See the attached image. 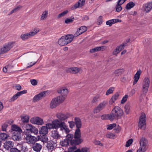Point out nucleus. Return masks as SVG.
Listing matches in <instances>:
<instances>
[{
	"label": "nucleus",
	"mask_w": 152,
	"mask_h": 152,
	"mask_svg": "<svg viewBox=\"0 0 152 152\" xmlns=\"http://www.w3.org/2000/svg\"><path fill=\"white\" fill-rule=\"evenodd\" d=\"M51 136L54 139H58L60 136L57 130L52 131L51 132Z\"/></svg>",
	"instance_id": "nucleus-35"
},
{
	"label": "nucleus",
	"mask_w": 152,
	"mask_h": 152,
	"mask_svg": "<svg viewBox=\"0 0 152 152\" xmlns=\"http://www.w3.org/2000/svg\"><path fill=\"white\" fill-rule=\"evenodd\" d=\"M11 129L12 130L15 132H22V130L21 129L17 126L13 125L11 126Z\"/></svg>",
	"instance_id": "nucleus-39"
},
{
	"label": "nucleus",
	"mask_w": 152,
	"mask_h": 152,
	"mask_svg": "<svg viewBox=\"0 0 152 152\" xmlns=\"http://www.w3.org/2000/svg\"><path fill=\"white\" fill-rule=\"evenodd\" d=\"M68 122L69 124V126L71 128H72L75 125V121H69Z\"/></svg>",
	"instance_id": "nucleus-59"
},
{
	"label": "nucleus",
	"mask_w": 152,
	"mask_h": 152,
	"mask_svg": "<svg viewBox=\"0 0 152 152\" xmlns=\"http://www.w3.org/2000/svg\"><path fill=\"white\" fill-rule=\"evenodd\" d=\"M128 97V96L127 95H125L122 98L121 101V104H124L127 100V99Z\"/></svg>",
	"instance_id": "nucleus-54"
},
{
	"label": "nucleus",
	"mask_w": 152,
	"mask_h": 152,
	"mask_svg": "<svg viewBox=\"0 0 152 152\" xmlns=\"http://www.w3.org/2000/svg\"><path fill=\"white\" fill-rule=\"evenodd\" d=\"M74 36L72 34H68L62 36L58 41V44L60 45H65L70 43L73 40Z\"/></svg>",
	"instance_id": "nucleus-3"
},
{
	"label": "nucleus",
	"mask_w": 152,
	"mask_h": 152,
	"mask_svg": "<svg viewBox=\"0 0 152 152\" xmlns=\"http://www.w3.org/2000/svg\"><path fill=\"white\" fill-rule=\"evenodd\" d=\"M152 9V3L148 2L143 5L142 10L145 13L149 12Z\"/></svg>",
	"instance_id": "nucleus-16"
},
{
	"label": "nucleus",
	"mask_w": 152,
	"mask_h": 152,
	"mask_svg": "<svg viewBox=\"0 0 152 152\" xmlns=\"http://www.w3.org/2000/svg\"><path fill=\"white\" fill-rule=\"evenodd\" d=\"M81 152H89V150L86 148H84L81 149Z\"/></svg>",
	"instance_id": "nucleus-63"
},
{
	"label": "nucleus",
	"mask_w": 152,
	"mask_h": 152,
	"mask_svg": "<svg viewBox=\"0 0 152 152\" xmlns=\"http://www.w3.org/2000/svg\"><path fill=\"white\" fill-rule=\"evenodd\" d=\"M114 90V88L113 87H110L109 89L107 90L106 93L107 95H108L110 94H112Z\"/></svg>",
	"instance_id": "nucleus-51"
},
{
	"label": "nucleus",
	"mask_w": 152,
	"mask_h": 152,
	"mask_svg": "<svg viewBox=\"0 0 152 152\" xmlns=\"http://www.w3.org/2000/svg\"><path fill=\"white\" fill-rule=\"evenodd\" d=\"M140 146L137 150V152H145L147 150L148 145L147 140L144 137L142 138L140 141Z\"/></svg>",
	"instance_id": "nucleus-7"
},
{
	"label": "nucleus",
	"mask_w": 152,
	"mask_h": 152,
	"mask_svg": "<svg viewBox=\"0 0 152 152\" xmlns=\"http://www.w3.org/2000/svg\"><path fill=\"white\" fill-rule=\"evenodd\" d=\"M54 147V143L53 141H50L48 142L47 147L49 150L50 151H53Z\"/></svg>",
	"instance_id": "nucleus-38"
},
{
	"label": "nucleus",
	"mask_w": 152,
	"mask_h": 152,
	"mask_svg": "<svg viewBox=\"0 0 152 152\" xmlns=\"http://www.w3.org/2000/svg\"><path fill=\"white\" fill-rule=\"evenodd\" d=\"M30 81L31 84L33 86H35L37 85L38 82L37 80L34 79H31L30 80Z\"/></svg>",
	"instance_id": "nucleus-57"
},
{
	"label": "nucleus",
	"mask_w": 152,
	"mask_h": 152,
	"mask_svg": "<svg viewBox=\"0 0 152 152\" xmlns=\"http://www.w3.org/2000/svg\"><path fill=\"white\" fill-rule=\"evenodd\" d=\"M73 20L71 18H68L66 19L65 21V23H68L72 22Z\"/></svg>",
	"instance_id": "nucleus-62"
},
{
	"label": "nucleus",
	"mask_w": 152,
	"mask_h": 152,
	"mask_svg": "<svg viewBox=\"0 0 152 152\" xmlns=\"http://www.w3.org/2000/svg\"><path fill=\"white\" fill-rule=\"evenodd\" d=\"M25 135L26 136L25 140L27 143L28 144H33L35 142L36 140L35 137L32 136L29 134Z\"/></svg>",
	"instance_id": "nucleus-13"
},
{
	"label": "nucleus",
	"mask_w": 152,
	"mask_h": 152,
	"mask_svg": "<svg viewBox=\"0 0 152 152\" xmlns=\"http://www.w3.org/2000/svg\"><path fill=\"white\" fill-rule=\"evenodd\" d=\"M21 121L23 123H27L29 120V116L27 115H24L20 116Z\"/></svg>",
	"instance_id": "nucleus-30"
},
{
	"label": "nucleus",
	"mask_w": 152,
	"mask_h": 152,
	"mask_svg": "<svg viewBox=\"0 0 152 152\" xmlns=\"http://www.w3.org/2000/svg\"><path fill=\"white\" fill-rule=\"evenodd\" d=\"M81 71V68L77 67H73L68 68L66 69L67 73H70L74 74H76Z\"/></svg>",
	"instance_id": "nucleus-20"
},
{
	"label": "nucleus",
	"mask_w": 152,
	"mask_h": 152,
	"mask_svg": "<svg viewBox=\"0 0 152 152\" xmlns=\"http://www.w3.org/2000/svg\"><path fill=\"white\" fill-rule=\"evenodd\" d=\"M10 137L8 134L4 133H0V140L5 141L6 140L10 139Z\"/></svg>",
	"instance_id": "nucleus-34"
},
{
	"label": "nucleus",
	"mask_w": 152,
	"mask_h": 152,
	"mask_svg": "<svg viewBox=\"0 0 152 152\" xmlns=\"http://www.w3.org/2000/svg\"><path fill=\"white\" fill-rule=\"evenodd\" d=\"M146 116L144 113H141L138 124L139 128L141 129L144 130L146 128Z\"/></svg>",
	"instance_id": "nucleus-9"
},
{
	"label": "nucleus",
	"mask_w": 152,
	"mask_h": 152,
	"mask_svg": "<svg viewBox=\"0 0 152 152\" xmlns=\"http://www.w3.org/2000/svg\"><path fill=\"white\" fill-rule=\"evenodd\" d=\"M56 116L59 121H64L66 119L69 118V116L68 114H65L61 112H59L56 114Z\"/></svg>",
	"instance_id": "nucleus-14"
},
{
	"label": "nucleus",
	"mask_w": 152,
	"mask_h": 152,
	"mask_svg": "<svg viewBox=\"0 0 152 152\" xmlns=\"http://www.w3.org/2000/svg\"><path fill=\"white\" fill-rule=\"evenodd\" d=\"M15 42H10L3 45L0 48V55L7 53L14 46Z\"/></svg>",
	"instance_id": "nucleus-6"
},
{
	"label": "nucleus",
	"mask_w": 152,
	"mask_h": 152,
	"mask_svg": "<svg viewBox=\"0 0 152 152\" xmlns=\"http://www.w3.org/2000/svg\"><path fill=\"white\" fill-rule=\"evenodd\" d=\"M39 31L38 28L33 29L29 33L22 34L20 38L23 41L26 40L36 35Z\"/></svg>",
	"instance_id": "nucleus-5"
},
{
	"label": "nucleus",
	"mask_w": 152,
	"mask_h": 152,
	"mask_svg": "<svg viewBox=\"0 0 152 152\" xmlns=\"http://www.w3.org/2000/svg\"><path fill=\"white\" fill-rule=\"evenodd\" d=\"M21 132H15L13 133L12 139L14 140H19L21 139Z\"/></svg>",
	"instance_id": "nucleus-26"
},
{
	"label": "nucleus",
	"mask_w": 152,
	"mask_h": 152,
	"mask_svg": "<svg viewBox=\"0 0 152 152\" xmlns=\"http://www.w3.org/2000/svg\"><path fill=\"white\" fill-rule=\"evenodd\" d=\"M27 91L26 90H24L18 92L15 94L14 95L12 98L10 99V102H13L18 99L19 96L25 94L27 93Z\"/></svg>",
	"instance_id": "nucleus-15"
},
{
	"label": "nucleus",
	"mask_w": 152,
	"mask_h": 152,
	"mask_svg": "<svg viewBox=\"0 0 152 152\" xmlns=\"http://www.w3.org/2000/svg\"><path fill=\"white\" fill-rule=\"evenodd\" d=\"M30 122L34 124L42 125L44 124L43 119L39 117H32L30 119Z\"/></svg>",
	"instance_id": "nucleus-11"
},
{
	"label": "nucleus",
	"mask_w": 152,
	"mask_h": 152,
	"mask_svg": "<svg viewBox=\"0 0 152 152\" xmlns=\"http://www.w3.org/2000/svg\"><path fill=\"white\" fill-rule=\"evenodd\" d=\"M142 72L141 70H138L136 73L133 77V85H135L138 82L140 78Z\"/></svg>",
	"instance_id": "nucleus-22"
},
{
	"label": "nucleus",
	"mask_w": 152,
	"mask_h": 152,
	"mask_svg": "<svg viewBox=\"0 0 152 152\" xmlns=\"http://www.w3.org/2000/svg\"><path fill=\"white\" fill-rule=\"evenodd\" d=\"M73 137V135L72 134H69L66 136V139L68 140V141L70 143L72 141Z\"/></svg>",
	"instance_id": "nucleus-45"
},
{
	"label": "nucleus",
	"mask_w": 152,
	"mask_h": 152,
	"mask_svg": "<svg viewBox=\"0 0 152 152\" xmlns=\"http://www.w3.org/2000/svg\"><path fill=\"white\" fill-rule=\"evenodd\" d=\"M85 1L86 0H79L77 2L71 7V10H74L83 7L85 4Z\"/></svg>",
	"instance_id": "nucleus-17"
},
{
	"label": "nucleus",
	"mask_w": 152,
	"mask_h": 152,
	"mask_svg": "<svg viewBox=\"0 0 152 152\" xmlns=\"http://www.w3.org/2000/svg\"><path fill=\"white\" fill-rule=\"evenodd\" d=\"M40 140L44 143L47 142L48 141V137L45 135H43L40 138Z\"/></svg>",
	"instance_id": "nucleus-46"
},
{
	"label": "nucleus",
	"mask_w": 152,
	"mask_h": 152,
	"mask_svg": "<svg viewBox=\"0 0 152 152\" xmlns=\"http://www.w3.org/2000/svg\"><path fill=\"white\" fill-rule=\"evenodd\" d=\"M53 126L54 129L60 128V130L67 134L70 132V130L65 122L59 121V120L55 119L53 121Z\"/></svg>",
	"instance_id": "nucleus-2"
},
{
	"label": "nucleus",
	"mask_w": 152,
	"mask_h": 152,
	"mask_svg": "<svg viewBox=\"0 0 152 152\" xmlns=\"http://www.w3.org/2000/svg\"><path fill=\"white\" fill-rule=\"evenodd\" d=\"M150 81L148 77H145L144 79L142 84V91L145 94L148 91Z\"/></svg>",
	"instance_id": "nucleus-10"
},
{
	"label": "nucleus",
	"mask_w": 152,
	"mask_h": 152,
	"mask_svg": "<svg viewBox=\"0 0 152 152\" xmlns=\"http://www.w3.org/2000/svg\"><path fill=\"white\" fill-rule=\"evenodd\" d=\"M14 87L15 89L19 91L20 90L22 89L21 86L19 84H16Z\"/></svg>",
	"instance_id": "nucleus-60"
},
{
	"label": "nucleus",
	"mask_w": 152,
	"mask_h": 152,
	"mask_svg": "<svg viewBox=\"0 0 152 152\" xmlns=\"http://www.w3.org/2000/svg\"><path fill=\"white\" fill-rule=\"evenodd\" d=\"M107 104L106 102L103 101L100 103L94 110V113H96L99 112L101 110L104 109Z\"/></svg>",
	"instance_id": "nucleus-12"
},
{
	"label": "nucleus",
	"mask_w": 152,
	"mask_h": 152,
	"mask_svg": "<svg viewBox=\"0 0 152 152\" xmlns=\"http://www.w3.org/2000/svg\"><path fill=\"white\" fill-rule=\"evenodd\" d=\"M33 126L32 125L30 124H27L26 126V130L24 131L23 133L24 134H27L29 133L32 127Z\"/></svg>",
	"instance_id": "nucleus-36"
},
{
	"label": "nucleus",
	"mask_w": 152,
	"mask_h": 152,
	"mask_svg": "<svg viewBox=\"0 0 152 152\" xmlns=\"http://www.w3.org/2000/svg\"><path fill=\"white\" fill-rule=\"evenodd\" d=\"M13 144L12 141H7L4 143V147L7 150H9L10 148L13 147Z\"/></svg>",
	"instance_id": "nucleus-28"
},
{
	"label": "nucleus",
	"mask_w": 152,
	"mask_h": 152,
	"mask_svg": "<svg viewBox=\"0 0 152 152\" xmlns=\"http://www.w3.org/2000/svg\"><path fill=\"white\" fill-rule=\"evenodd\" d=\"M119 94L117 93L114 95L112 97L111 100L113 103H114L115 101L118 98Z\"/></svg>",
	"instance_id": "nucleus-50"
},
{
	"label": "nucleus",
	"mask_w": 152,
	"mask_h": 152,
	"mask_svg": "<svg viewBox=\"0 0 152 152\" xmlns=\"http://www.w3.org/2000/svg\"><path fill=\"white\" fill-rule=\"evenodd\" d=\"M122 4L121 3H118V2H117V4L116 6V10L117 12L120 11L122 9V8L121 6Z\"/></svg>",
	"instance_id": "nucleus-53"
},
{
	"label": "nucleus",
	"mask_w": 152,
	"mask_h": 152,
	"mask_svg": "<svg viewBox=\"0 0 152 152\" xmlns=\"http://www.w3.org/2000/svg\"><path fill=\"white\" fill-rule=\"evenodd\" d=\"M124 114L123 110L119 107H115L112 110L110 114L108 115V118L110 120L115 119H117L120 117Z\"/></svg>",
	"instance_id": "nucleus-1"
},
{
	"label": "nucleus",
	"mask_w": 152,
	"mask_h": 152,
	"mask_svg": "<svg viewBox=\"0 0 152 152\" xmlns=\"http://www.w3.org/2000/svg\"><path fill=\"white\" fill-rule=\"evenodd\" d=\"M53 121L52 123H47L46 124V126H42L39 130L40 134L43 135H45L48 132V129H54L53 125Z\"/></svg>",
	"instance_id": "nucleus-8"
},
{
	"label": "nucleus",
	"mask_w": 152,
	"mask_h": 152,
	"mask_svg": "<svg viewBox=\"0 0 152 152\" xmlns=\"http://www.w3.org/2000/svg\"><path fill=\"white\" fill-rule=\"evenodd\" d=\"M142 72L141 70H138L136 73L133 77V85H135L138 82L140 78Z\"/></svg>",
	"instance_id": "nucleus-23"
},
{
	"label": "nucleus",
	"mask_w": 152,
	"mask_h": 152,
	"mask_svg": "<svg viewBox=\"0 0 152 152\" xmlns=\"http://www.w3.org/2000/svg\"><path fill=\"white\" fill-rule=\"evenodd\" d=\"M58 93H60L61 95L60 96H62L65 97V99L66 96L68 93L67 89L66 87H62L58 91Z\"/></svg>",
	"instance_id": "nucleus-24"
},
{
	"label": "nucleus",
	"mask_w": 152,
	"mask_h": 152,
	"mask_svg": "<svg viewBox=\"0 0 152 152\" xmlns=\"http://www.w3.org/2000/svg\"><path fill=\"white\" fill-rule=\"evenodd\" d=\"M38 129L34 126L32 127L29 132V133H33L34 135H37L38 134Z\"/></svg>",
	"instance_id": "nucleus-42"
},
{
	"label": "nucleus",
	"mask_w": 152,
	"mask_h": 152,
	"mask_svg": "<svg viewBox=\"0 0 152 152\" xmlns=\"http://www.w3.org/2000/svg\"><path fill=\"white\" fill-rule=\"evenodd\" d=\"M121 20L118 19H112L109 20H107L106 22V24L107 25L109 26H110L112 24H113L116 23L121 22Z\"/></svg>",
	"instance_id": "nucleus-29"
},
{
	"label": "nucleus",
	"mask_w": 152,
	"mask_h": 152,
	"mask_svg": "<svg viewBox=\"0 0 152 152\" xmlns=\"http://www.w3.org/2000/svg\"><path fill=\"white\" fill-rule=\"evenodd\" d=\"M37 63V62H31L30 63H29L28 64V66H27V68H29L31 67L33 65H34L36 63Z\"/></svg>",
	"instance_id": "nucleus-61"
},
{
	"label": "nucleus",
	"mask_w": 152,
	"mask_h": 152,
	"mask_svg": "<svg viewBox=\"0 0 152 152\" xmlns=\"http://www.w3.org/2000/svg\"><path fill=\"white\" fill-rule=\"evenodd\" d=\"M100 97V96L99 94H97L93 98L91 101L93 103H97Z\"/></svg>",
	"instance_id": "nucleus-49"
},
{
	"label": "nucleus",
	"mask_w": 152,
	"mask_h": 152,
	"mask_svg": "<svg viewBox=\"0 0 152 152\" xmlns=\"http://www.w3.org/2000/svg\"><path fill=\"white\" fill-rule=\"evenodd\" d=\"M133 140L132 139H129L126 142L125 145L126 147H129L131 144L132 143Z\"/></svg>",
	"instance_id": "nucleus-56"
},
{
	"label": "nucleus",
	"mask_w": 152,
	"mask_h": 152,
	"mask_svg": "<svg viewBox=\"0 0 152 152\" xmlns=\"http://www.w3.org/2000/svg\"><path fill=\"white\" fill-rule=\"evenodd\" d=\"M48 11L47 10H45L44 11L40 18V20L41 21H43L45 20L46 19L48 16Z\"/></svg>",
	"instance_id": "nucleus-33"
},
{
	"label": "nucleus",
	"mask_w": 152,
	"mask_h": 152,
	"mask_svg": "<svg viewBox=\"0 0 152 152\" xmlns=\"http://www.w3.org/2000/svg\"><path fill=\"white\" fill-rule=\"evenodd\" d=\"M125 112L127 114H129L130 109V106L129 103H127L124 106Z\"/></svg>",
	"instance_id": "nucleus-41"
},
{
	"label": "nucleus",
	"mask_w": 152,
	"mask_h": 152,
	"mask_svg": "<svg viewBox=\"0 0 152 152\" xmlns=\"http://www.w3.org/2000/svg\"><path fill=\"white\" fill-rule=\"evenodd\" d=\"M126 43H123L119 46H117L113 52V54L114 55H117L122 50L124 49V47L126 45Z\"/></svg>",
	"instance_id": "nucleus-19"
},
{
	"label": "nucleus",
	"mask_w": 152,
	"mask_h": 152,
	"mask_svg": "<svg viewBox=\"0 0 152 152\" xmlns=\"http://www.w3.org/2000/svg\"><path fill=\"white\" fill-rule=\"evenodd\" d=\"M42 146L39 143H35L33 145L32 148L33 150L37 152H40L42 149Z\"/></svg>",
	"instance_id": "nucleus-25"
},
{
	"label": "nucleus",
	"mask_w": 152,
	"mask_h": 152,
	"mask_svg": "<svg viewBox=\"0 0 152 152\" xmlns=\"http://www.w3.org/2000/svg\"><path fill=\"white\" fill-rule=\"evenodd\" d=\"M121 80L122 82L125 83L128 81V79L126 77H123L121 78Z\"/></svg>",
	"instance_id": "nucleus-64"
},
{
	"label": "nucleus",
	"mask_w": 152,
	"mask_h": 152,
	"mask_svg": "<svg viewBox=\"0 0 152 152\" xmlns=\"http://www.w3.org/2000/svg\"><path fill=\"white\" fill-rule=\"evenodd\" d=\"M8 125L7 124H3L2 126L1 130L3 131H7V128Z\"/></svg>",
	"instance_id": "nucleus-58"
},
{
	"label": "nucleus",
	"mask_w": 152,
	"mask_h": 152,
	"mask_svg": "<svg viewBox=\"0 0 152 152\" xmlns=\"http://www.w3.org/2000/svg\"><path fill=\"white\" fill-rule=\"evenodd\" d=\"M46 92V91H44L35 95L33 99V101L36 102L41 99L45 96Z\"/></svg>",
	"instance_id": "nucleus-18"
},
{
	"label": "nucleus",
	"mask_w": 152,
	"mask_h": 152,
	"mask_svg": "<svg viewBox=\"0 0 152 152\" xmlns=\"http://www.w3.org/2000/svg\"><path fill=\"white\" fill-rule=\"evenodd\" d=\"M65 100V97L62 96H59L52 99L50 102V106L51 109L56 108L60 104L63 102Z\"/></svg>",
	"instance_id": "nucleus-4"
},
{
	"label": "nucleus",
	"mask_w": 152,
	"mask_h": 152,
	"mask_svg": "<svg viewBox=\"0 0 152 152\" xmlns=\"http://www.w3.org/2000/svg\"><path fill=\"white\" fill-rule=\"evenodd\" d=\"M81 136V133L80 129H77L75 130L74 138L75 139L79 138L81 139L80 138Z\"/></svg>",
	"instance_id": "nucleus-37"
},
{
	"label": "nucleus",
	"mask_w": 152,
	"mask_h": 152,
	"mask_svg": "<svg viewBox=\"0 0 152 152\" xmlns=\"http://www.w3.org/2000/svg\"><path fill=\"white\" fill-rule=\"evenodd\" d=\"M75 124L77 129H80L82 126V123L80 119L76 117L74 119Z\"/></svg>",
	"instance_id": "nucleus-31"
},
{
	"label": "nucleus",
	"mask_w": 152,
	"mask_h": 152,
	"mask_svg": "<svg viewBox=\"0 0 152 152\" xmlns=\"http://www.w3.org/2000/svg\"><path fill=\"white\" fill-rule=\"evenodd\" d=\"M116 126L115 124H113L107 125V129L108 130H111Z\"/></svg>",
	"instance_id": "nucleus-55"
},
{
	"label": "nucleus",
	"mask_w": 152,
	"mask_h": 152,
	"mask_svg": "<svg viewBox=\"0 0 152 152\" xmlns=\"http://www.w3.org/2000/svg\"><path fill=\"white\" fill-rule=\"evenodd\" d=\"M87 28L85 26H82L79 28L77 30V32L74 34V37H76L83 34L87 31Z\"/></svg>",
	"instance_id": "nucleus-21"
},
{
	"label": "nucleus",
	"mask_w": 152,
	"mask_h": 152,
	"mask_svg": "<svg viewBox=\"0 0 152 152\" xmlns=\"http://www.w3.org/2000/svg\"><path fill=\"white\" fill-rule=\"evenodd\" d=\"M69 143H70L68 141V140L66 139L61 141L60 142V145L63 146H68Z\"/></svg>",
	"instance_id": "nucleus-43"
},
{
	"label": "nucleus",
	"mask_w": 152,
	"mask_h": 152,
	"mask_svg": "<svg viewBox=\"0 0 152 152\" xmlns=\"http://www.w3.org/2000/svg\"><path fill=\"white\" fill-rule=\"evenodd\" d=\"M135 5V4L132 2H129L127 4L126 8L127 10H129L133 8Z\"/></svg>",
	"instance_id": "nucleus-44"
},
{
	"label": "nucleus",
	"mask_w": 152,
	"mask_h": 152,
	"mask_svg": "<svg viewBox=\"0 0 152 152\" xmlns=\"http://www.w3.org/2000/svg\"><path fill=\"white\" fill-rule=\"evenodd\" d=\"M68 12V10L64 11L58 15L57 17V18L58 19L64 17Z\"/></svg>",
	"instance_id": "nucleus-48"
},
{
	"label": "nucleus",
	"mask_w": 152,
	"mask_h": 152,
	"mask_svg": "<svg viewBox=\"0 0 152 152\" xmlns=\"http://www.w3.org/2000/svg\"><path fill=\"white\" fill-rule=\"evenodd\" d=\"M106 137L109 139H114L115 137V135L112 133L108 132L106 134Z\"/></svg>",
	"instance_id": "nucleus-47"
},
{
	"label": "nucleus",
	"mask_w": 152,
	"mask_h": 152,
	"mask_svg": "<svg viewBox=\"0 0 152 152\" xmlns=\"http://www.w3.org/2000/svg\"><path fill=\"white\" fill-rule=\"evenodd\" d=\"M83 140L82 139L77 138L73 139L71 142L70 144L72 145H76L80 143Z\"/></svg>",
	"instance_id": "nucleus-32"
},
{
	"label": "nucleus",
	"mask_w": 152,
	"mask_h": 152,
	"mask_svg": "<svg viewBox=\"0 0 152 152\" xmlns=\"http://www.w3.org/2000/svg\"><path fill=\"white\" fill-rule=\"evenodd\" d=\"M22 7L21 6H18L17 7H15L14 9L13 10H12L10 12V15H11L12 14V13L15 12L17 11H18V10H19L20 9H21L22 8Z\"/></svg>",
	"instance_id": "nucleus-52"
},
{
	"label": "nucleus",
	"mask_w": 152,
	"mask_h": 152,
	"mask_svg": "<svg viewBox=\"0 0 152 152\" xmlns=\"http://www.w3.org/2000/svg\"><path fill=\"white\" fill-rule=\"evenodd\" d=\"M124 70L123 69H119L116 70L114 72V74L116 76H118L121 75L124 72Z\"/></svg>",
	"instance_id": "nucleus-40"
},
{
	"label": "nucleus",
	"mask_w": 152,
	"mask_h": 152,
	"mask_svg": "<svg viewBox=\"0 0 152 152\" xmlns=\"http://www.w3.org/2000/svg\"><path fill=\"white\" fill-rule=\"evenodd\" d=\"M23 146L22 145H17L16 147L11 148L10 152H20L23 149Z\"/></svg>",
	"instance_id": "nucleus-27"
}]
</instances>
